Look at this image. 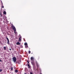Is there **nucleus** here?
Here are the masks:
<instances>
[{
	"mask_svg": "<svg viewBox=\"0 0 74 74\" xmlns=\"http://www.w3.org/2000/svg\"><path fill=\"white\" fill-rule=\"evenodd\" d=\"M19 61L20 62H21V61Z\"/></svg>",
	"mask_w": 74,
	"mask_h": 74,
	"instance_id": "nucleus-28",
	"label": "nucleus"
},
{
	"mask_svg": "<svg viewBox=\"0 0 74 74\" xmlns=\"http://www.w3.org/2000/svg\"><path fill=\"white\" fill-rule=\"evenodd\" d=\"M11 27H12V29H13L14 30V33H16V28H15V27L12 25L11 26Z\"/></svg>",
	"mask_w": 74,
	"mask_h": 74,
	"instance_id": "nucleus-1",
	"label": "nucleus"
},
{
	"mask_svg": "<svg viewBox=\"0 0 74 74\" xmlns=\"http://www.w3.org/2000/svg\"><path fill=\"white\" fill-rule=\"evenodd\" d=\"M16 45H20V44H21V43H20L19 42H18L16 43Z\"/></svg>",
	"mask_w": 74,
	"mask_h": 74,
	"instance_id": "nucleus-6",
	"label": "nucleus"
},
{
	"mask_svg": "<svg viewBox=\"0 0 74 74\" xmlns=\"http://www.w3.org/2000/svg\"><path fill=\"white\" fill-rule=\"evenodd\" d=\"M0 62H2V61L0 59Z\"/></svg>",
	"mask_w": 74,
	"mask_h": 74,
	"instance_id": "nucleus-23",
	"label": "nucleus"
},
{
	"mask_svg": "<svg viewBox=\"0 0 74 74\" xmlns=\"http://www.w3.org/2000/svg\"><path fill=\"white\" fill-rule=\"evenodd\" d=\"M32 65H33L34 66V62H32Z\"/></svg>",
	"mask_w": 74,
	"mask_h": 74,
	"instance_id": "nucleus-7",
	"label": "nucleus"
},
{
	"mask_svg": "<svg viewBox=\"0 0 74 74\" xmlns=\"http://www.w3.org/2000/svg\"><path fill=\"white\" fill-rule=\"evenodd\" d=\"M21 38H22L21 37H20L19 38V41H21Z\"/></svg>",
	"mask_w": 74,
	"mask_h": 74,
	"instance_id": "nucleus-5",
	"label": "nucleus"
},
{
	"mask_svg": "<svg viewBox=\"0 0 74 74\" xmlns=\"http://www.w3.org/2000/svg\"><path fill=\"white\" fill-rule=\"evenodd\" d=\"M2 8H4V6H3V5H2Z\"/></svg>",
	"mask_w": 74,
	"mask_h": 74,
	"instance_id": "nucleus-22",
	"label": "nucleus"
},
{
	"mask_svg": "<svg viewBox=\"0 0 74 74\" xmlns=\"http://www.w3.org/2000/svg\"><path fill=\"white\" fill-rule=\"evenodd\" d=\"M30 60L31 61H33L34 60V58L32 57L31 58Z\"/></svg>",
	"mask_w": 74,
	"mask_h": 74,
	"instance_id": "nucleus-3",
	"label": "nucleus"
},
{
	"mask_svg": "<svg viewBox=\"0 0 74 74\" xmlns=\"http://www.w3.org/2000/svg\"><path fill=\"white\" fill-rule=\"evenodd\" d=\"M27 62L29 64V61H27Z\"/></svg>",
	"mask_w": 74,
	"mask_h": 74,
	"instance_id": "nucleus-21",
	"label": "nucleus"
},
{
	"mask_svg": "<svg viewBox=\"0 0 74 74\" xmlns=\"http://www.w3.org/2000/svg\"><path fill=\"white\" fill-rule=\"evenodd\" d=\"M13 60L14 63H15L16 61V58L15 57H14L13 58Z\"/></svg>",
	"mask_w": 74,
	"mask_h": 74,
	"instance_id": "nucleus-2",
	"label": "nucleus"
},
{
	"mask_svg": "<svg viewBox=\"0 0 74 74\" xmlns=\"http://www.w3.org/2000/svg\"><path fill=\"white\" fill-rule=\"evenodd\" d=\"M13 70V67H11V71H12Z\"/></svg>",
	"mask_w": 74,
	"mask_h": 74,
	"instance_id": "nucleus-12",
	"label": "nucleus"
},
{
	"mask_svg": "<svg viewBox=\"0 0 74 74\" xmlns=\"http://www.w3.org/2000/svg\"><path fill=\"white\" fill-rule=\"evenodd\" d=\"M40 74H42V73H40Z\"/></svg>",
	"mask_w": 74,
	"mask_h": 74,
	"instance_id": "nucleus-29",
	"label": "nucleus"
},
{
	"mask_svg": "<svg viewBox=\"0 0 74 74\" xmlns=\"http://www.w3.org/2000/svg\"><path fill=\"white\" fill-rule=\"evenodd\" d=\"M4 50H6V47H3Z\"/></svg>",
	"mask_w": 74,
	"mask_h": 74,
	"instance_id": "nucleus-9",
	"label": "nucleus"
},
{
	"mask_svg": "<svg viewBox=\"0 0 74 74\" xmlns=\"http://www.w3.org/2000/svg\"><path fill=\"white\" fill-rule=\"evenodd\" d=\"M1 5H3V2H1Z\"/></svg>",
	"mask_w": 74,
	"mask_h": 74,
	"instance_id": "nucleus-17",
	"label": "nucleus"
},
{
	"mask_svg": "<svg viewBox=\"0 0 74 74\" xmlns=\"http://www.w3.org/2000/svg\"><path fill=\"white\" fill-rule=\"evenodd\" d=\"M24 44L25 46L27 45V43H25Z\"/></svg>",
	"mask_w": 74,
	"mask_h": 74,
	"instance_id": "nucleus-15",
	"label": "nucleus"
},
{
	"mask_svg": "<svg viewBox=\"0 0 74 74\" xmlns=\"http://www.w3.org/2000/svg\"><path fill=\"white\" fill-rule=\"evenodd\" d=\"M9 50H11V49H9Z\"/></svg>",
	"mask_w": 74,
	"mask_h": 74,
	"instance_id": "nucleus-24",
	"label": "nucleus"
},
{
	"mask_svg": "<svg viewBox=\"0 0 74 74\" xmlns=\"http://www.w3.org/2000/svg\"><path fill=\"white\" fill-rule=\"evenodd\" d=\"M24 74H26V73H25Z\"/></svg>",
	"mask_w": 74,
	"mask_h": 74,
	"instance_id": "nucleus-27",
	"label": "nucleus"
},
{
	"mask_svg": "<svg viewBox=\"0 0 74 74\" xmlns=\"http://www.w3.org/2000/svg\"><path fill=\"white\" fill-rule=\"evenodd\" d=\"M7 44H10V41H8Z\"/></svg>",
	"mask_w": 74,
	"mask_h": 74,
	"instance_id": "nucleus-14",
	"label": "nucleus"
},
{
	"mask_svg": "<svg viewBox=\"0 0 74 74\" xmlns=\"http://www.w3.org/2000/svg\"><path fill=\"white\" fill-rule=\"evenodd\" d=\"M30 52H31L30 51H29V53H30Z\"/></svg>",
	"mask_w": 74,
	"mask_h": 74,
	"instance_id": "nucleus-20",
	"label": "nucleus"
},
{
	"mask_svg": "<svg viewBox=\"0 0 74 74\" xmlns=\"http://www.w3.org/2000/svg\"><path fill=\"white\" fill-rule=\"evenodd\" d=\"M0 15H1V17H2V14H1V13H0Z\"/></svg>",
	"mask_w": 74,
	"mask_h": 74,
	"instance_id": "nucleus-19",
	"label": "nucleus"
},
{
	"mask_svg": "<svg viewBox=\"0 0 74 74\" xmlns=\"http://www.w3.org/2000/svg\"><path fill=\"white\" fill-rule=\"evenodd\" d=\"M27 47H28V46L27 45H26L25 46V48H27Z\"/></svg>",
	"mask_w": 74,
	"mask_h": 74,
	"instance_id": "nucleus-16",
	"label": "nucleus"
},
{
	"mask_svg": "<svg viewBox=\"0 0 74 74\" xmlns=\"http://www.w3.org/2000/svg\"><path fill=\"white\" fill-rule=\"evenodd\" d=\"M8 35H10V34H8Z\"/></svg>",
	"mask_w": 74,
	"mask_h": 74,
	"instance_id": "nucleus-26",
	"label": "nucleus"
},
{
	"mask_svg": "<svg viewBox=\"0 0 74 74\" xmlns=\"http://www.w3.org/2000/svg\"><path fill=\"white\" fill-rule=\"evenodd\" d=\"M36 66L38 68L39 67V66L38 65V63H37V62H36Z\"/></svg>",
	"mask_w": 74,
	"mask_h": 74,
	"instance_id": "nucleus-4",
	"label": "nucleus"
},
{
	"mask_svg": "<svg viewBox=\"0 0 74 74\" xmlns=\"http://www.w3.org/2000/svg\"><path fill=\"white\" fill-rule=\"evenodd\" d=\"M30 74H33V73H31Z\"/></svg>",
	"mask_w": 74,
	"mask_h": 74,
	"instance_id": "nucleus-25",
	"label": "nucleus"
},
{
	"mask_svg": "<svg viewBox=\"0 0 74 74\" xmlns=\"http://www.w3.org/2000/svg\"><path fill=\"white\" fill-rule=\"evenodd\" d=\"M2 71V69H0V72H1V71Z\"/></svg>",
	"mask_w": 74,
	"mask_h": 74,
	"instance_id": "nucleus-18",
	"label": "nucleus"
},
{
	"mask_svg": "<svg viewBox=\"0 0 74 74\" xmlns=\"http://www.w3.org/2000/svg\"><path fill=\"white\" fill-rule=\"evenodd\" d=\"M27 66L28 67V69H30V65H29L28 64H27Z\"/></svg>",
	"mask_w": 74,
	"mask_h": 74,
	"instance_id": "nucleus-10",
	"label": "nucleus"
},
{
	"mask_svg": "<svg viewBox=\"0 0 74 74\" xmlns=\"http://www.w3.org/2000/svg\"><path fill=\"white\" fill-rule=\"evenodd\" d=\"M18 72V71L17 70H15V72L16 73H17Z\"/></svg>",
	"mask_w": 74,
	"mask_h": 74,
	"instance_id": "nucleus-8",
	"label": "nucleus"
},
{
	"mask_svg": "<svg viewBox=\"0 0 74 74\" xmlns=\"http://www.w3.org/2000/svg\"><path fill=\"white\" fill-rule=\"evenodd\" d=\"M3 14H4L5 15V14H6V12H5V11H4V12H3Z\"/></svg>",
	"mask_w": 74,
	"mask_h": 74,
	"instance_id": "nucleus-11",
	"label": "nucleus"
},
{
	"mask_svg": "<svg viewBox=\"0 0 74 74\" xmlns=\"http://www.w3.org/2000/svg\"><path fill=\"white\" fill-rule=\"evenodd\" d=\"M6 39H7V40H8V41H9V39H8V38H7V37H6Z\"/></svg>",
	"mask_w": 74,
	"mask_h": 74,
	"instance_id": "nucleus-13",
	"label": "nucleus"
}]
</instances>
